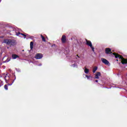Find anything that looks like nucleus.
<instances>
[{"instance_id":"nucleus-5","label":"nucleus","mask_w":127,"mask_h":127,"mask_svg":"<svg viewBox=\"0 0 127 127\" xmlns=\"http://www.w3.org/2000/svg\"><path fill=\"white\" fill-rule=\"evenodd\" d=\"M43 57V55L38 53L35 56V59H41Z\"/></svg>"},{"instance_id":"nucleus-24","label":"nucleus","mask_w":127,"mask_h":127,"mask_svg":"<svg viewBox=\"0 0 127 127\" xmlns=\"http://www.w3.org/2000/svg\"><path fill=\"white\" fill-rule=\"evenodd\" d=\"M5 80L6 81H6H7V80H6V79H5Z\"/></svg>"},{"instance_id":"nucleus-4","label":"nucleus","mask_w":127,"mask_h":127,"mask_svg":"<svg viewBox=\"0 0 127 127\" xmlns=\"http://www.w3.org/2000/svg\"><path fill=\"white\" fill-rule=\"evenodd\" d=\"M105 53L108 55L109 54H112V49L110 48H107L105 49Z\"/></svg>"},{"instance_id":"nucleus-8","label":"nucleus","mask_w":127,"mask_h":127,"mask_svg":"<svg viewBox=\"0 0 127 127\" xmlns=\"http://www.w3.org/2000/svg\"><path fill=\"white\" fill-rule=\"evenodd\" d=\"M85 40L86 42V45H88V46H89V47H92V46L93 45H92V42H91V41H89L87 39H86Z\"/></svg>"},{"instance_id":"nucleus-19","label":"nucleus","mask_w":127,"mask_h":127,"mask_svg":"<svg viewBox=\"0 0 127 127\" xmlns=\"http://www.w3.org/2000/svg\"><path fill=\"white\" fill-rule=\"evenodd\" d=\"M86 77L87 79H90V76H88V75H86Z\"/></svg>"},{"instance_id":"nucleus-13","label":"nucleus","mask_w":127,"mask_h":127,"mask_svg":"<svg viewBox=\"0 0 127 127\" xmlns=\"http://www.w3.org/2000/svg\"><path fill=\"white\" fill-rule=\"evenodd\" d=\"M97 70H98V67L95 66L92 70L93 73H95Z\"/></svg>"},{"instance_id":"nucleus-11","label":"nucleus","mask_w":127,"mask_h":127,"mask_svg":"<svg viewBox=\"0 0 127 127\" xmlns=\"http://www.w3.org/2000/svg\"><path fill=\"white\" fill-rule=\"evenodd\" d=\"M19 58V57L18 56H17V55L13 54L12 55V59H16V58Z\"/></svg>"},{"instance_id":"nucleus-23","label":"nucleus","mask_w":127,"mask_h":127,"mask_svg":"<svg viewBox=\"0 0 127 127\" xmlns=\"http://www.w3.org/2000/svg\"><path fill=\"white\" fill-rule=\"evenodd\" d=\"M95 82H96V83H98V80H95Z\"/></svg>"},{"instance_id":"nucleus-2","label":"nucleus","mask_w":127,"mask_h":127,"mask_svg":"<svg viewBox=\"0 0 127 127\" xmlns=\"http://www.w3.org/2000/svg\"><path fill=\"white\" fill-rule=\"evenodd\" d=\"M4 43H6L7 45L14 46L16 44V41L13 39H5L4 40Z\"/></svg>"},{"instance_id":"nucleus-7","label":"nucleus","mask_w":127,"mask_h":127,"mask_svg":"<svg viewBox=\"0 0 127 127\" xmlns=\"http://www.w3.org/2000/svg\"><path fill=\"white\" fill-rule=\"evenodd\" d=\"M66 41H67L66 36L65 35H63L62 37V43H65Z\"/></svg>"},{"instance_id":"nucleus-16","label":"nucleus","mask_w":127,"mask_h":127,"mask_svg":"<svg viewBox=\"0 0 127 127\" xmlns=\"http://www.w3.org/2000/svg\"><path fill=\"white\" fill-rule=\"evenodd\" d=\"M20 34L21 35H22L23 36H24V38H25V37H26V35H25V34H23V33H20Z\"/></svg>"},{"instance_id":"nucleus-1","label":"nucleus","mask_w":127,"mask_h":127,"mask_svg":"<svg viewBox=\"0 0 127 127\" xmlns=\"http://www.w3.org/2000/svg\"><path fill=\"white\" fill-rule=\"evenodd\" d=\"M113 55H114L115 57V58H119V59H121V63L125 65V64H127V59L124 58L123 56H121V55H119V54H117L116 53H113Z\"/></svg>"},{"instance_id":"nucleus-10","label":"nucleus","mask_w":127,"mask_h":127,"mask_svg":"<svg viewBox=\"0 0 127 127\" xmlns=\"http://www.w3.org/2000/svg\"><path fill=\"white\" fill-rule=\"evenodd\" d=\"M101 76V72H97V73L95 74V79H99V77Z\"/></svg>"},{"instance_id":"nucleus-20","label":"nucleus","mask_w":127,"mask_h":127,"mask_svg":"<svg viewBox=\"0 0 127 127\" xmlns=\"http://www.w3.org/2000/svg\"><path fill=\"white\" fill-rule=\"evenodd\" d=\"M2 85V82H1V80H0V87H1Z\"/></svg>"},{"instance_id":"nucleus-25","label":"nucleus","mask_w":127,"mask_h":127,"mask_svg":"<svg viewBox=\"0 0 127 127\" xmlns=\"http://www.w3.org/2000/svg\"><path fill=\"white\" fill-rule=\"evenodd\" d=\"M117 61H119V60H117Z\"/></svg>"},{"instance_id":"nucleus-17","label":"nucleus","mask_w":127,"mask_h":127,"mask_svg":"<svg viewBox=\"0 0 127 127\" xmlns=\"http://www.w3.org/2000/svg\"><path fill=\"white\" fill-rule=\"evenodd\" d=\"M73 67H76V68L78 67V65H77V64H72Z\"/></svg>"},{"instance_id":"nucleus-3","label":"nucleus","mask_w":127,"mask_h":127,"mask_svg":"<svg viewBox=\"0 0 127 127\" xmlns=\"http://www.w3.org/2000/svg\"><path fill=\"white\" fill-rule=\"evenodd\" d=\"M12 30H10V35H16L17 36H19V34H20V32H18L15 29L11 28Z\"/></svg>"},{"instance_id":"nucleus-14","label":"nucleus","mask_w":127,"mask_h":127,"mask_svg":"<svg viewBox=\"0 0 127 127\" xmlns=\"http://www.w3.org/2000/svg\"><path fill=\"white\" fill-rule=\"evenodd\" d=\"M30 45L31 50H32V49H33V42H31Z\"/></svg>"},{"instance_id":"nucleus-18","label":"nucleus","mask_w":127,"mask_h":127,"mask_svg":"<svg viewBox=\"0 0 127 127\" xmlns=\"http://www.w3.org/2000/svg\"><path fill=\"white\" fill-rule=\"evenodd\" d=\"M90 48H91L92 51L94 52V51H95V50H94L95 48H94V47H93V45L91 47H90Z\"/></svg>"},{"instance_id":"nucleus-6","label":"nucleus","mask_w":127,"mask_h":127,"mask_svg":"<svg viewBox=\"0 0 127 127\" xmlns=\"http://www.w3.org/2000/svg\"><path fill=\"white\" fill-rule=\"evenodd\" d=\"M101 61L104 63V64H105V65H109V64H110V63L106 59L102 58Z\"/></svg>"},{"instance_id":"nucleus-21","label":"nucleus","mask_w":127,"mask_h":127,"mask_svg":"<svg viewBox=\"0 0 127 127\" xmlns=\"http://www.w3.org/2000/svg\"><path fill=\"white\" fill-rule=\"evenodd\" d=\"M10 60H8V59H7L5 62H9Z\"/></svg>"},{"instance_id":"nucleus-9","label":"nucleus","mask_w":127,"mask_h":127,"mask_svg":"<svg viewBox=\"0 0 127 127\" xmlns=\"http://www.w3.org/2000/svg\"><path fill=\"white\" fill-rule=\"evenodd\" d=\"M13 82H14V81H12V83H13ZM12 83H11V84H9V83H8L7 84H6L4 86V88L5 89V90H8V86H11V85H12Z\"/></svg>"},{"instance_id":"nucleus-15","label":"nucleus","mask_w":127,"mask_h":127,"mask_svg":"<svg viewBox=\"0 0 127 127\" xmlns=\"http://www.w3.org/2000/svg\"><path fill=\"white\" fill-rule=\"evenodd\" d=\"M85 69L84 70V72L85 73V74H88V73H89V69L87 68V67H85Z\"/></svg>"},{"instance_id":"nucleus-12","label":"nucleus","mask_w":127,"mask_h":127,"mask_svg":"<svg viewBox=\"0 0 127 127\" xmlns=\"http://www.w3.org/2000/svg\"><path fill=\"white\" fill-rule=\"evenodd\" d=\"M41 37L42 38V41H43L44 42H46V40L45 39V37H44L43 35H41Z\"/></svg>"},{"instance_id":"nucleus-22","label":"nucleus","mask_w":127,"mask_h":127,"mask_svg":"<svg viewBox=\"0 0 127 127\" xmlns=\"http://www.w3.org/2000/svg\"><path fill=\"white\" fill-rule=\"evenodd\" d=\"M77 57H78V58H80V57L78 55H76Z\"/></svg>"}]
</instances>
